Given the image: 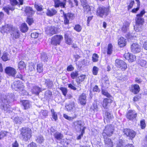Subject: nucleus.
Instances as JSON below:
<instances>
[{
	"label": "nucleus",
	"instance_id": "nucleus-13",
	"mask_svg": "<svg viewBox=\"0 0 147 147\" xmlns=\"http://www.w3.org/2000/svg\"><path fill=\"white\" fill-rule=\"evenodd\" d=\"M123 132L124 134L127 136L129 137L131 139L133 138L136 135V133L134 131L129 129H124Z\"/></svg>",
	"mask_w": 147,
	"mask_h": 147
},
{
	"label": "nucleus",
	"instance_id": "nucleus-30",
	"mask_svg": "<svg viewBox=\"0 0 147 147\" xmlns=\"http://www.w3.org/2000/svg\"><path fill=\"white\" fill-rule=\"evenodd\" d=\"M57 11L54 9H48L46 14L47 16H51L55 15L57 13Z\"/></svg>",
	"mask_w": 147,
	"mask_h": 147
},
{
	"label": "nucleus",
	"instance_id": "nucleus-9",
	"mask_svg": "<svg viewBox=\"0 0 147 147\" xmlns=\"http://www.w3.org/2000/svg\"><path fill=\"white\" fill-rule=\"evenodd\" d=\"M115 63L117 67L121 68L122 71H125L127 68V64L122 60L117 59L115 60Z\"/></svg>",
	"mask_w": 147,
	"mask_h": 147
},
{
	"label": "nucleus",
	"instance_id": "nucleus-28",
	"mask_svg": "<svg viewBox=\"0 0 147 147\" xmlns=\"http://www.w3.org/2000/svg\"><path fill=\"white\" fill-rule=\"evenodd\" d=\"M55 2V7H57L59 6L62 8L65 7V4L61 2L59 0H53Z\"/></svg>",
	"mask_w": 147,
	"mask_h": 147
},
{
	"label": "nucleus",
	"instance_id": "nucleus-57",
	"mask_svg": "<svg viewBox=\"0 0 147 147\" xmlns=\"http://www.w3.org/2000/svg\"><path fill=\"white\" fill-rule=\"evenodd\" d=\"M34 7L37 11H41L42 10V9L41 6L36 4L34 5Z\"/></svg>",
	"mask_w": 147,
	"mask_h": 147
},
{
	"label": "nucleus",
	"instance_id": "nucleus-23",
	"mask_svg": "<svg viewBox=\"0 0 147 147\" xmlns=\"http://www.w3.org/2000/svg\"><path fill=\"white\" fill-rule=\"evenodd\" d=\"M129 24V23L127 21L123 23L121 29V30L123 32L125 33L127 32Z\"/></svg>",
	"mask_w": 147,
	"mask_h": 147
},
{
	"label": "nucleus",
	"instance_id": "nucleus-10",
	"mask_svg": "<svg viewBox=\"0 0 147 147\" xmlns=\"http://www.w3.org/2000/svg\"><path fill=\"white\" fill-rule=\"evenodd\" d=\"M5 71L8 75L12 76L13 77H15L17 73L16 69L10 67H6L5 69Z\"/></svg>",
	"mask_w": 147,
	"mask_h": 147
},
{
	"label": "nucleus",
	"instance_id": "nucleus-18",
	"mask_svg": "<svg viewBox=\"0 0 147 147\" xmlns=\"http://www.w3.org/2000/svg\"><path fill=\"white\" fill-rule=\"evenodd\" d=\"M112 100L110 99L105 98L103 101L102 106L105 109L108 108L112 102Z\"/></svg>",
	"mask_w": 147,
	"mask_h": 147
},
{
	"label": "nucleus",
	"instance_id": "nucleus-37",
	"mask_svg": "<svg viewBox=\"0 0 147 147\" xmlns=\"http://www.w3.org/2000/svg\"><path fill=\"white\" fill-rule=\"evenodd\" d=\"M36 69L38 72L39 73L42 72L43 70L42 63H39L37 64L36 65Z\"/></svg>",
	"mask_w": 147,
	"mask_h": 147
},
{
	"label": "nucleus",
	"instance_id": "nucleus-63",
	"mask_svg": "<svg viewBox=\"0 0 147 147\" xmlns=\"http://www.w3.org/2000/svg\"><path fill=\"white\" fill-rule=\"evenodd\" d=\"M11 4L13 5H17L18 3V1L16 0H9Z\"/></svg>",
	"mask_w": 147,
	"mask_h": 147
},
{
	"label": "nucleus",
	"instance_id": "nucleus-35",
	"mask_svg": "<svg viewBox=\"0 0 147 147\" xmlns=\"http://www.w3.org/2000/svg\"><path fill=\"white\" fill-rule=\"evenodd\" d=\"M20 29L22 32H25L28 31V28L26 24L24 23L22 24L20 27Z\"/></svg>",
	"mask_w": 147,
	"mask_h": 147
},
{
	"label": "nucleus",
	"instance_id": "nucleus-11",
	"mask_svg": "<svg viewBox=\"0 0 147 147\" xmlns=\"http://www.w3.org/2000/svg\"><path fill=\"white\" fill-rule=\"evenodd\" d=\"M13 29L12 25L7 24L5 25V26H2L0 28V31L3 34L5 32L11 33Z\"/></svg>",
	"mask_w": 147,
	"mask_h": 147
},
{
	"label": "nucleus",
	"instance_id": "nucleus-45",
	"mask_svg": "<svg viewBox=\"0 0 147 147\" xmlns=\"http://www.w3.org/2000/svg\"><path fill=\"white\" fill-rule=\"evenodd\" d=\"M36 141L38 143L41 144L44 142V138L42 136L39 135L37 137Z\"/></svg>",
	"mask_w": 147,
	"mask_h": 147
},
{
	"label": "nucleus",
	"instance_id": "nucleus-49",
	"mask_svg": "<svg viewBox=\"0 0 147 147\" xmlns=\"http://www.w3.org/2000/svg\"><path fill=\"white\" fill-rule=\"evenodd\" d=\"M99 56L96 53L93 54L92 57V60L94 62H96L98 61Z\"/></svg>",
	"mask_w": 147,
	"mask_h": 147
},
{
	"label": "nucleus",
	"instance_id": "nucleus-41",
	"mask_svg": "<svg viewBox=\"0 0 147 147\" xmlns=\"http://www.w3.org/2000/svg\"><path fill=\"white\" fill-rule=\"evenodd\" d=\"M52 117L55 121H56L57 119V113L55 112L53 109L51 110Z\"/></svg>",
	"mask_w": 147,
	"mask_h": 147
},
{
	"label": "nucleus",
	"instance_id": "nucleus-4",
	"mask_svg": "<svg viewBox=\"0 0 147 147\" xmlns=\"http://www.w3.org/2000/svg\"><path fill=\"white\" fill-rule=\"evenodd\" d=\"M114 131V127L111 125H107L106 126L104 129L102 135L103 138L110 137L113 134Z\"/></svg>",
	"mask_w": 147,
	"mask_h": 147
},
{
	"label": "nucleus",
	"instance_id": "nucleus-42",
	"mask_svg": "<svg viewBox=\"0 0 147 147\" xmlns=\"http://www.w3.org/2000/svg\"><path fill=\"white\" fill-rule=\"evenodd\" d=\"M74 28L77 32H80L82 29V27L80 24H77L75 25Z\"/></svg>",
	"mask_w": 147,
	"mask_h": 147
},
{
	"label": "nucleus",
	"instance_id": "nucleus-14",
	"mask_svg": "<svg viewBox=\"0 0 147 147\" xmlns=\"http://www.w3.org/2000/svg\"><path fill=\"white\" fill-rule=\"evenodd\" d=\"M47 33L51 36L54 34L57 33V29L54 26L48 27L46 30Z\"/></svg>",
	"mask_w": 147,
	"mask_h": 147
},
{
	"label": "nucleus",
	"instance_id": "nucleus-55",
	"mask_svg": "<svg viewBox=\"0 0 147 147\" xmlns=\"http://www.w3.org/2000/svg\"><path fill=\"white\" fill-rule=\"evenodd\" d=\"M123 142L122 140H119L117 143L116 147H123Z\"/></svg>",
	"mask_w": 147,
	"mask_h": 147
},
{
	"label": "nucleus",
	"instance_id": "nucleus-20",
	"mask_svg": "<svg viewBox=\"0 0 147 147\" xmlns=\"http://www.w3.org/2000/svg\"><path fill=\"white\" fill-rule=\"evenodd\" d=\"M105 145L106 147H113V143L111 140L107 137L104 138Z\"/></svg>",
	"mask_w": 147,
	"mask_h": 147
},
{
	"label": "nucleus",
	"instance_id": "nucleus-34",
	"mask_svg": "<svg viewBox=\"0 0 147 147\" xmlns=\"http://www.w3.org/2000/svg\"><path fill=\"white\" fill-rule=\"evenodd\" d=\"M83 8L85 13H88V12H89V9H91V10L93 11L94 9V7H93L90 6L88 5L84 6Z\"/></svg>",
	"mask_w": 147,
	"mask_h": 147
},
{
	"label": "nucleus",
	"instance_id": "nucleus-26",
	"mask_svg": "<svg viewBox=\"0 0 147 147\" xmlns=\"http://www.w3.org/2000/svg\"><path fill=\"white\" fill-rule=\"evenodd\" d=\"M10 34L13 38H19L20 35L18 31L17 30L14 29L13 30Z\"/></svg>",
	"mask_w": 147,
	"mask_h": 147
},
{
	"label": "nucleus",
	"instance_id": "nucleus-60",
	"mask_svg": "<svg viewBox=\"0 0 147 147\" xmlns=\"http://www.w3.org/2000/svg\"><path fill=\"white\" fill-rule=\"evenodd\" d=\"M102 94L107 97H109L110 96V94L108 92L103 90H102Z\"/></svg>",
	"mask_w": 147,
	"mask_h": 147
},
{
	"label": "nucleus",
	"instance_id": "nucleus-40",
	"mask_svg": "<svg viewBox=\"0 0 147 147\" xmlns=\"http://www.w3.org/2000/svg\"><path fill=\"white\" fill-rule=\"evenodd\" d=\"M23 121L21 117H16L14 119L13 121L16 124H20Z\"/></svg>",
	"mask_w": 147,
	"mask_h": 147
},
{
	"label": "nucleus",
	"instance_id": "nucleus-32",
	"mask_svg": "<svg viewBox=\"0 0 147 147\" xmlns=\"http://www.w3.org/2000/svg\"><path fill=\"white\" fill-rule=\"evenodd\" d=\"M18 68L20 71H22L26 68V65L24 62L20 61L18 64Z\"/></svg>",
	"mask_w": 147,
	"mask_h": 147
},
{
	"label": "nucleus",
	"instance_id": "nucleus-64",
	"mask_svg": "<svg viewBox=\"0 0 147 147\" xmlns=\"http://www.w3.org/2000/svg\"><path fill=\"white\" fill-rule=\"evenodd\" d=\"M134 1H131L128 7V9L129 10L131 9L133 6L134 5Z\"/></svg>",
	"mask_w": 147,
	"mask_h": 147
},
{
	"label": "nucleus",
	"instance_id": "nucleus-33",
	"mask_svg": "<svg viewBox=\"0 0 147 147\" xmlns=\"http://www.w3.org/2000/svg\"><path fill=\"white\" fill-rule=\"evenodd\" d=\"M22 104L25 109L29 108L30 106V104L28 100H24L22 102Z\"/></svg>",
	"mask_w": 147,
	"mask_h": 147
},
{
	"label": "nucleus",
	"instance_id": "nucleus-53",
	"mask_svg": "<svg viewBox=\"0 0 147 147\" xmlns=\"http://www.w3.org/2000/svg\"><path fill=\"white\" fill-rule=\"evenodd\" d=\"M60 90H61L63 94L65 96L67 92V90L66 88L64 87H61L60 88Z\"/></svg>",
	"mask_w": 147,
	"mask_h": 147
},
{
	"label": "nucleus",
	"instance_id": "nucleus-19",
	"mask_svg": "<svg viewBox=\"0 0 147 147\" xmlns=\"http://www.w3.org/2000/svg\"><path fill=\"white\" fill-rule=\"evenodd\" d=\"M113 118V115L110 113L106 111L105 114L104 116V121L105 122V121L107 122L110 121Z\"/></svg>",
	"mask_w": 147,
	"mask_h": 147
},
{
	"label": "nucleus",
	"instance_id": "nucleus-7",
	"mask_svg": "<svg viewBox=\"0 0 147 147\" xmlns=\"http://www.w3.org/2000/svg\"><path fill=\"white\" fill-rule=\"evenodd\" d=\"M63 39L62 35H56L53 36L51 39V44L55 46L59 45L61 41Z\"/></svg>",
	"mask_w": 147,
	"mask_h": 147
},
{
	"label": "nucleus",
	"instance_id": "nucleus-61",
	"mask_svg": "<svg viewBox=\"0 0 147 147\" xmlns=\"http://www.w3.org/2000/svg\"><path fill=\"white\" fill-rule=\"evenodd\" d=\"M74 68L71 65L68 66L67 68V70L68 71H72L74 70Z\"/></svg>",
	"mask_w": 147,
	"mask_h": 147
},
{
	"label": "nucleus",
	"instance_id": "nucleus-16",
	"mask_svg": "<svg viewBox=\"0 0 147 147\" xmlns=\"http://www.w3.org/2000/svg\"><path fill=\"white\" fill-rule=\"evenodd\" d=\"M44 90L45 89H42L38 86H35L32 88L31 92L32 94L37 96L40 93Z\"/></svg>",
	"mask_w": 147,
	"mask_h": 147
},
{
	"label": "nucleus",
	"instance_id": "nucleus-59",
	"mask_svg": "<svg viewBox=\"0 0 147 147\" xmlns=\"http://www.w3.org/2000/svg\"><path fill=\"white\" fill-rule=\"evenodd\" d=\"M19 91V92L23 95H28V93L26 92L25 90H24V88L23 90H20Z\"/></svg>",
	"mask_w": 147,
	"mask_h": 147
},
{
	"label": "nucleus",
	"instance_id": "nucleus-27",
	"mask_svg": "<svg viewBox=\"0 0 147 147\" xmlns=\"http://www.w3.org/2000/svg\"><path fill=\"white\" fill-rule=\"evenodd\" d=\"M25 11L27 15L28 16L32 15L34 13L32 8L29 7H27L26 8Z\"/></svg>",
	"mask_w": 147,
	"mask_h": 147
},
{
	"label": "nucleus",
	"instance_id": "nucleus-36",
	"mask_svg": "<svg viewBox=\"0 0 147 147\" xmlns=\"http://www.w3.org/2000/svg\"><path fill=\"white\" fill-rule=\"evenodd\" d=\"M86 75H81L80 76L78 77L76 79V82L78 84H79L81 82L83 81L85 78Z\"/></svg>",
	"mask_w": 147,
	"mask_h": 147
},
{
	"label": "nucleus",
	"instance_id": "nucleus-2",
	"mask_svg": "<svg viewBox=\"0 0 147 147\" xmlns=\"http://www.w3.org/2000/svg\"><path fill=\"white\" fill-rule=\"evenodd\" d=\"M145 13L144 10H143L139 14L136 15L135 18L136 25L134 26V29L136 32L140 31L141 30V26L144 22V19L142 17Z\"/></svg>",
	"mask_w": 147,
	"mask_h": 147
},
{
	"label": "nucleus",
	"instance_id": "nucleus-46",
	"mask_svg": "<svg viewBox=\"0 0 147 147\" xmlns=\"http://www.w3.org/2000/svg\"><path fill=\"white\" fill-rule=\"evenodd\" d=\"M41 57L42 60L44 62L47 61L48 60L46 54L45 53H42Z\"/></svg>",
	"mask_w": 147,
	"mask_h": 147
},
{
	"label": "nucleus",
	"instance_id": "nucleus-8",
	"mask_svg": "<svg viewBox=\"0 0 147 147\" xmlns=\"http://www.w3.org/2000/svg\"><path fill=\"white\" fill-rule=\"evenodd\" d=\"M12 88L16 90L20 91V90H23L24 88V86L20 81H16L14 82L13 85H12Z\"/></svg>",
	"mask_w": 147,
	"mask_h": 147
},
{
	"label": "nucleus",
	"instance_id": "nucleus-15",
	"mask_svg": "<svg viewBox=\"0 0 147 147\" xmlns=\"http://www.w3.org/2000/svg\"><path fill=\"white\" fill-rule=\"evenodd\" d=\"M131 51L134 53H137L140 52L141 51L140 46L138 44L133 43L131 46Z\"/></svg>",
	"mask_w": 147,
	"mask_h": 147
},
{
	"label": "nucleus",
	"instance_id": "nucleus-52",
	"mask_svg": "<svg viewBox=\"0 0 147 147\" xmlns=\"http://www.w3.org/2000/svg\"><path fill=\"white\" fill-rule=\"evenodd\" d=\"M99 69L96 66H94L92 69V73L94 75H96L98 73Z\"/></svg>",
	"mask_w": 147,
	"mask_h": 147
},
{
	"label": "nucleus",
	"instance_id": "nucleus-48",
	"mask_svg": "<svg viewBox=\"0 0 147 147\" xmlns=\"http://www.w3.org/2000/svg\"><path fill=\"white\" fill-rule=\"evenodd\" d=\"M64 15L69 20H71L74 19V14L71 13H68L67 15L65 14Z\"/></svg>",
	"mask_w": 147,
	"mask_h": 147
},
{
	"label": "nucleus",
	"instance_id": "nucleus-29",
	"mask_svg": "<svg viewBox=\"0 0 147 147\" xmlns=\"http://www.w3.org/2000/svg\"><path fill=\"white\" fill-rule=\"evenodd\" d=\"M1 58L3 61H6L10 60V55L8 53L4 52L1 57Z\"/></svg>",
	"mask_w": 147,
	"mask_h": 147
},
{
	"label": "nucleus",
	"instance_id": "nucleus-24",
	"mask_svg": "<svg viewBox=\"0 0 147 147\" xmlns=\"http://www.w3.org/2000/svg\"><path fill=\"white\" fill-rule=\"evenodd\" d=\"M86 94H83L80 96L79 99V101L81 104L82 105H85L86 102Z\"/></svg>",
	"mask_w": 147,
	"mask_h": 147
},
{
	"label": "nucleus",
	"instance_id": "nucleus-62",
	"mask_svg": "<svg viewBox=\"0 0 147 147\" xmlns=\"http://www.w3.org/2000/svg\"><path fill=\"white\" fill-rule=\"evenodd\" d=\"M27 22L29 24L31 25L33 22V20L32 18H28L27 20Z\"/></svg>",
	"mask_w": 147,
	"mask_h": 147
},
{
	"label": "nucleus",
	"instance_id": "nucleus-47",
	"mask_svg": "<svg viewBox=\"0 0 147 147\" xmlns=\"http://www.w3.org/2000/svg\"><path fill=\"white\" fill-rule=\"evenodd\" d=\"M113 50V46L111 44H109L108 45L107 53L108 55H110L112 53Z\"/></svg>",
	"mask_w": 147,
	"mask_h": 147
},
{
	"label": "nucleus",
	"instance_id": "nucleus-1",
	"mask_svg": "<svg viewBox=\"0 0 147 147\" xmlns=\"http://www.w3.org/2000/svg\"><path fill=\"white\" fill-rule=\"evenodd\" d=\"M13 94L11 93L7 96H1L0 100V108L2 110L8 111L9 109V102L10 101H13Z\"/></svg>",
	"mask_w": 147,
	"mask_h": 147
},
{
	"label": "nucleus",
	"instance_id": "nucleus-21",
	"mask_svg": "<svg viewBox=\"0 0 147 147\" xmlns=\"http://www.w3.org/2000/svg\"><path fill=\"white\" fill-rule=\"evenodd\" d=\"M140 90V89L139 85L135 84L132 86L130 91L134 94H136L138 93Z\"/></svg>",
	"mask_w": 147,
	"mask_h": 147
},
{
	"label": "nucleus",
	"instance_id": "nucleus-25",
	"mask_svg": "<svg viewBox=\"0 0 147 147\" xmlns=\"http://www.w3.org/2000/svg\"><path fill=\"white\" fill-rule=\"evenodd\" d=\"M126 40L123 37H121L118 40V44L120 47H123L126 45Z\"/></svg>",
	"mask_w": 147,
	"mask_h": 147
},
{
	"label": "nucleus",
	"instance_id": "nucleus-22",
	"mask_svg": "<svg viewBox=\"0 0 147 147\" xmlns=\"http://www.w3.org/2000/svg\"><path fill=\"white\" fill-rule=\"evenodd\" d=\"M66 107L67 111L73 112L75 109V103L73 102H70L66 106Z\"/></svg>",
	"mask_w": 147,
	"mask_h": 147
},
{
	"label": "nucleus",
	"instance_id": "nucleus-12",
	"mask_svg": "<svg viewBox=\"0 0 147 147\" xmlns=\"http://www.w3.org/2000/svg\"><path fill=\"white\" fill-rule=\"evenodd\" d=\"M137 113L134 110H129L127 114V118L130 120H133L136 118Z\"/></svg>",
	"mask_w": 147,
	"mask_h": 147
},
{
	"label": "nucleus",
	"instance_id": "nucleus-56",
	"mask_svg": "<svg viewBox=\"0 0 147 147\" xmlns=\"http://www.w3.org/2000/svg\"><path fill=\"white\" fill-rule=\"evenodd\" d=\"M74 124L76 127H80L82 125V122L80 121H78L74 122Z\"/></svg>",
	"mask_w": 147,
	"mask_h": 147
},
{
	"label": "nucleus",
	"instance_id": "nucleus-44",
	"mask_svg": "<svg viewBox=\"0 0 147 147\" xmlns=\"http://www.w3.org/2000/svg\"><path fill=\"white\" fill-rule=\"evenodd\" d=\"M139 63L142 67H146L147 66L146 61L143 59L140 60Z\"/></svg>",
	"mask_w": 147,
	"mask_h": 147
},
{
	"label": "nucleus",
	"instance_id": "nucleus-39",
	"mask_svg": "<svg viewBox=\"0 0 147 147\" xmlns=\"http://www.w3.org/2000/svg\"><path fill=\"white\" fill-rule=\"evenodd\" d=\"M65 39L66 43L68 45H71L72 42V39L70 38H69L68 37V35L67 33L65 34Z\"/></svg>",
	"mask_w": 147,
	"mask_h": 147
},
{
	"label": "nucleus",
	"instance_id": "nucleus-17",
	"mask_svg": "<svg viewBox=\"0 0 147 147\" xmlns=\"http://www.w3.org/2000/svg\"><path fill=\"white\" fill-rule=\"evenodd\" d=\"M125 58L129 62H132L135 60L136 57L135 56L128 53H125L124 55Z\"/></svg>",
	"mask_w": 147,
	"mask_h": 147
},
{
	"label": "nucleus",
	"instance_id": "nucleus-3",
	"mask_svg": "<svg viewBox=\"0 0 147 147\" xmlns=\"http://www.w3.org/2000/svg\"><path fill=\"white\" fill-rule=\"evenodd\" d=\"M32 130L29 128L24 127L21 130V138L25 141L29 140L32 137Z\"/></svg>",
	"mask_w": 147,
	"mask_h": 147
},
{
	"label": "nucleus",
	"instance_id": "nucleus-43",
	"mask_svg": "<svg viewBox=\"0 0 147 147\" xmlns=\"http://www.w3.org/2000/svg\"><path fill=\"white\" fill-rule=\"evenodd\" d=\"M78 75V72L77 71H73L70 74L71 78L73 79L76 78Z\"/></svg>",
	"mask_w": 147,
	"mask_h": 147
},
{
	"label": "nucleus",
	"instance_id": "nucleus-6",
	"mask_svg": "<svg viewBox=\"0 0 147 147\" xmlns=\"http://www.w3.org/2000/svg\"><path fill=\"white\" fill-rule=\"evenodd\" d=\"M55 138L57 142L59 141L60 142L63 144L64 146H66L67 145V143L66 142L67 139H63V136L62 134L59 132H56L54 135Z\"/></svg>",
	"mask_w": 147,
	"mask_h": 147
},
{
	"label": "nucleus",
	"instance_id": "nucleus-38",
	"mask_svg": "<svg viewBox=\"0 0 147 147\" xmlns=\"http://www.w3.org/2000/svg\"><path fill=\"white\" fill-rule=\"evenodd\" d=\"M76 117V114L75 112H74V115L71 117L69 116L66 114H64L63 115V117L64 118L69 121L72 120L74 118H75Z\"/></svg>",
	"mask_w": 147,
	"mask_h": 147
},
{
	"label": "nucleus",
	"instance_id": "nucleus-31",
	"mask_svg": "<svg viewBox=\"0 0 147 147\" xmlns=\"http://www.w3.org/2000/svg\"><path fill=\"white\" fill-rule=\"evenodd\" d=\"M102 85L104 87H108L109 86V82L108 78L105 77L102 81Z\"/></svg>",
	"mask_w": 147,
	"mask_h": 147
},
{
	"label": "nucleus",
	"instance_id": "nucleus-50",
	"mask_svg": "<svg viewBox=\"0 0 147 147\" xmlns=\"http://www.w3.org/2000/svg\"><path fill=\"white\" fill-rule=\"evenodd\" d=\"M45 84L48 87H51L53 84V82L47 79L45 80Z\"/></svg>",
	"mask_w": 147,
	"mask_h": 147
},
{
	"label": "nucleus",
	"instance_id": "nucleus-58",
	"mask_svg": "<svg viewBox=\"0 0 147 147\" xmlns=\"http://www.w3.org/2000/svg\"><path fill=\"white\" fill-rule=\"evenodd\" d=\"M38 36V34L36 32H33L31 34V36L32 38H36Z\"/></svg>",
	"mask_w": 147,
	"mask_h": 147
},
{
	"label": "nucleus",
	"instance_id": "nucleus-51",
	"mask_svg": "<svg viewBox=\"0 0 147 147\" xmlns=\"http://www.w3.org/2000/svg\"><path fill=\"white\" fill-rule=\"evenodd\" d=\"M8 133V132L4 131H1L0 132V140L6 136Z\"/></svg>",
	"mask_w": 147,
	"mask_h": 147
},
{
	"label": "nucleus",
	"instance_id": "nucleus-5",
	"mask_svg": "<svg viewBox=\"0 0 147 147\" xmlns=\"http://www.w3.org/2000/svg\"><path fill=\"white\" fill-rule=\"evenodd\" d=\"M109 8L104 7H99L97 9L96 14L97 16L101 18L107 16L108 14Z\"/></svg>",
	"mask_w": 147,
	"mask_h": 147
},
{
	"label": "nucleus",
	"instance_id": "nucleus-54",
	"mask_svg": "<svg viewBox=\"0 0 147 147\" xmlns=\"http://www.w3.org/2000/svg\"><path fill=\"white\" fill-rule=\"evenodd\" d=\"M140 126L141 128L142 129H144L145 128L146 124L145 120L143 119L141 121Z\"/></svg>",
	"mask_w": 147,
	"mask_h": 147
}]
</instances>
